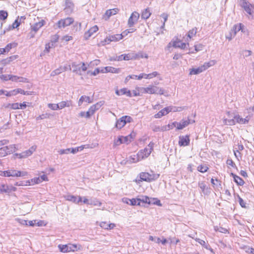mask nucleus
Wrapping results in <instances>:
<instances>
[{
	"label": "nucleus",
	"mask_w": 254,
	"mask_h": 254,
	"mask_svg": "<svg viewBox=\"0 0 254 254\" xmlns=\"http://www.w3.org/2000/svg\"><path fill=\"white\" fill-rule=\"evenodd\" d=\"M140 91L142 93L148 94H157L162 95L164 94V90L159 87L150 85L146 87H141L140 88Z\"/></svg>",
	"instance_id": "f257e3e1"
},
{
	"label": "nucleus",
	"mask_w": 254,
	"mask_h": 254,
	"mask_svg": "<svg viewBox=\"0 0 254 254\" xmlns=\"http://www.w3.org/2000/svg\"><path fill=\"white\" fill-rule=\"evenodd\" d=\"M27 175V173L26 172H21L15 170H8L4 171L0 170V175L4 177H20L25 176Z\"/></svg>",
	"instance_id": "f03ea898"
},
{
	"label": "nucleus",
	"mask_w": 254,
	"mask_h": 254,
	"mask_svg": "<svg viewBox=\"0 0 254 254\" xmlns=\"http://www.w3.org/2000/svg\"><path fill=\"white\" fill-rule=\"evenodd\" d=\"M154 143L150 142L147 147L139 151L137 154L140 160L148 157L153 149Z\"/></svg>",
	"instance_id": "7ed1b4c3"
},
{
	"label": "nucleus",
	"mask_w": 254,
	"mask_h": 254,
	"mask_svg": "<svg viewBox=\"0 0 254 254\" xmlns=\"http://www.w3.org/2000/svg\"><path fill=\"white\" fill-rule=\"evenodd\" d=\"M74 22V19L72 17H67L66 18L61 19L55 25L58 28L62 29L69 26Z\"/></svg>",
	"instance_id": "20e7f679"
},
{
	"label": "nucleus",
	"mask_w": 254,
	"mask_h": 254,
	"mask_svg": "<svg viewBox=\"0 0 254 254\" xmlns=\"http://www.w3.org/2000/svg\"><path fill=\"white\" fill-rule=\"evenodd\" d=\"M72 67L73 68V72L80 75H82L81 71H85L87 69V66L84 63H81L80 64H77L73 62L71 64Z\"/></svg>",
	"instance_id": "39448f33"
},
{
	"label": "nucleus",
	"mask_w": 254,
	"mask_h": 254,
	"mask_svg": "<svg viewBox=\"0 0 254 254\" xmlns=\"http://www.w3.org/2000/svg\"><path fill=\"white\" fill-rule=\"evenodd\" d=\"M132 118L128 116H124L118 120L116 122V127L118 129H121L127 123H130Z\"/></svg>",
	"instance_id": "423d86ee"
},
{
	"label": "nucleus",
	"mask_w": 254,
	"mask_h": 254,
	"mask_svg": "<svg viewBox=\"0 0 254 254\" xmlns=\"http://www.w3.org/2000/svg\"><path fill=\"white\" fill-rule=\"evenodd\" d=\"M104 103V101H100L91 106L88 111L86 112V118H90L95 113L96 111L99 109Z\"/></svg>",
	"instance_id": "0eeeda50"
},
{
	"label": "nucleus",
	"mask_w": 254,
	"mask_h": 254,
	"mask_svg": "<svg viewBox=\"0 0 254 254\" xmlns=\"http://www.w3.org/2000/svg\"><path fill=\"white\" fill-rule=\"evenodd\" d=\"M15 148V145L14 144L1 147L0 148V158L4 157L7 154L14 152Z\"/></svg>",
	"instance_id": "6e6552de"
},
{
	"label": "nucleus",
	"mask_w": 254,
	"mask_h": 254,
	"mask_svg": "<svg viewBox=\"0 0 254 254\" xmlns=\"http://www.w3.org/2000/svg\"><path fill=\"white\" fill-rule=\"evenodd\" d=\"M37 146L33 145L31 146L28 150L24 151L20 153H15V156L19 158H25L31 156L33 153L36 151Z\"/></svg>",
	"instance_id": "1a4fd4ad"
},
{
	"label": "nucleus",
	"mask_w": 254,
	"mask_h": 254,
	"mask_svg": "<svg viewBox=\"0 0 254 254\" xmlns=\"http://www.w3.org/2000/svg\"><path fill=\"white\" fill-rule=\"evenodd\" d=\"M60 251L63 253L74 252L77 250V246L73 244H68L65 245H59L58 246Z\"/></svg>",
	"instance_id": "9d476101"
},
{
	"label": "nucleus",
	"mask_w": 254,
	"mask_h": 254,
	"mask_svg": "<svg viewBox=\"0 0 254 254\" xmlns=\"http://www.w3.org/2000/svg\"><path fill=\"white\" fill-rule=\"evenodd\" d=\"M240 5L244 10L249 14L251 15L252 14V8L253 6L250 2L246 0H241Z\"/></svg>",
	"instance_id": "9b49d317"
},
{
	"label": "nucleus",
	"mask_w": 254,
	"mask_h": 254,
	"mask_svg": "<svg viewBox=\"0 0 254 254\" xmlns=\"http://www.w3.org/2000/svg\"><path fill=\"white\" fill-rule=\"evenodd\" d=\"M139 17V14L138 12L136 11L132 12L128 20V26L129 27H132L137 22Z\"/></svg>",
	"instance_id": "f8f14e48"
},
{
	"label": "nucleus",
	"mask_w": 254,
	"mask_h": 254,
	"mask_svg": "<svg viewBox=\"0 0 254 254\" xmlns=\"http://www.w3.org/2000/svg\"><path fill=\"white\" fill-rule=\"evenodd\" d=\"M179 145L181 146H186L189 145L190 140L189 135H181L179 136Z\"/></svg>",
	"instance_id": "ddd939ff"
},
{
	"label": "nucleus",
	"mask_w": 254,
	"mask_h": 254,
	"mask_svg": "<svg viewBox=\"0 0 254 254\" xmlns=\"http://www.w3.org/2000/svg\"><path fill=\"white\" fill-rule=\"evenodd\" d=\"M194 120L190 121L189 119L187 120H182L180 122L178 123V126H177V129H182L184 127L188 126L190 124L194 123Z\"/></svg>",
	"instance_id": "4468645a"
},
{
	"label": "nucleus",
	"mask_w": 254,
	"mask_h": 254,
	"mask_svg": "<svg viewBox=\"0 0 254 254\" xmlns=\"http://www.w3.org/2000/svg\"><path fill=\"white\" fill-rule=\"evenodd\" d=\"M65 198L66 200L76 204L79 203L80 202L82 201V198L79 196H76L72 195H67L65 196Z\"/></svg>",
	"instance_id": "2eb2a0df"
},
{
	"label": "nucleus",
	"mask_w": 254,
	"mask_h": 254,
	"mask_svg": "<svg viewBox=\"0 0 254 254\" xmlns=\"http://www.w3.org/2000/svg\"><path fill=\"white\" fill-rule=\"evenodd\" d=\"M102 73L111 72L118 73L121 71V69L116 68L112 66H106L101 70Z\"/></svg>",
	"instance_id": "dca6fc26"
},
{
	"label": "nucleus",
	"mask_w": 254,
	"mask_h": 254,
	"mask_svg": "<svg viewBox=\"0 0 254 254\" xmlns=\"http://www.w3.org/2000/svg\"><path fill=\"white\" fill-rule=\"evenodd\" d=\"M133 138L132 135L130 134L126 136H122L118 138V141H120L119 144L127 143L128 144L131 142V139Z\"/></svg>",
	"instance_id": "f3484780"
},
{
	"label": "nucleus",
	"mask_w": 254,
	"mask_h": 254,
	"mask_svg": "<svg viewBox=\"0 0 254 254\" xmlns=\"http://www.w3.org/2000/svg\"><path fill=\"white\" fill-rule=\"evenodd\" d=\"M59 109H62L65 107H69L72 106L71 100L63 101L58 103Z\"/></svg>",
	"instance_id": "a211bd4d"
},
{
	"label": "nucleus",
	"mask_w": 254,
	"mask_h": 254,
	"mask_svg": "<svg viewBox=\"0 0 254 254\" xmlns=\"http://www.w3.org/2000/svg\"><path fill=\"white\" fill-rule=\"evenodd\" d=\"M45 23V21L44 20H42L40 21L33 24L31 26L32 29L36 32L44 25Z\"/></svg>",
	"instance_id": "6ab92c4d"
},
{
	"label": "nucleus",
	"mask_w": 254,
	"mask_h": 254,
	"mask_svg": "<svg viewBox=\"0 0 254 254\" xmlns=\"http://www.w3.org/2000/svg\"><path fill=\"white\" fill-rule=\"evenodd\" d=\"M84 101L87 102L88 103H91L92 102V100L90 99V98L89 96L83 95L80 98L78 101V106H81Z\"/></svg>",
	"instance_id": "aec40b11"
},
{
	"label": "nucleus",
	"mask_w": 254,
	"mask_h": 254,
	"mask_svg": "<svg viewBox=\"0 0 254 254\" xmlns=\"http://www.w3.org/2000/svg\"><path fill=\"white\" fill-rule=\"evenodd\" d=\"M123 39V36L122 35L116 34L114 35H111L109 36V39L108 40V43H110L111 42L114 41L116 42L119 41Z\"/></svg>",
	"instance_id": "412c9836"
},
{
	"label": "nucleus",
	"mask_w": 254,
	"mask_h": 254,
	"mask_svg": "<svg viewBox=\"0 0 254 254\" xmlns=\"http://www.w3.org/2000/svg\"><path fill=\"white\" fill-rule=\"evenodd\" d=\"M216 63V62L215 60H211L208 62L204 63V64L202 65L201 66L203 70L204 71L207 68H208L209 67L214 65Z\"/></svg>",
	"instance_id": "4be33fe9"
},
{
	"label": "nucleus",
	"mask_w": 254,
	"mask_h": 254,
	"mask_svg": "<svg viewBox=\"0 0 254 254\" xmlns=\"http://www.w3.org/2000/svg\"><path fill=\"white\" fill-rule=\"evenodd\" d=\"M98 27H97V26H96V25L92 27H91L88 31V32H87L85 33V36L86 38H88V37H90L93 33L97 32L98 31Z\"/></svg>",
	"instance_id": "5701e85b"
},
{
	"label": "nucleus",
	"mask_w": 254,
	"mask_h": 254,
	"mask_svg": "<svg viewBox=\"0 0 254 254\" xmlns=\"http://www.w3.org/2000/svg\"><path fill=\"white\" fill-rule=\"evenodd\" d=\"M225 124L228 125L232 126L235 125L236 123H238V117L235 115L234 119H226L225 120Z\"/></svg>",
	"instance_id": "b1692460"
},
{
	"label": "nucleus",
	"mask_w": 254,
	"mask_h": 254,
	"mask_svg": "<svg viewBox=\"0 0 254 254\" xmlns=\"http://www.w3.org/2000/svg\"><path fill=\"white\" fill-rule=\"evenodd\" d=\"M118 11L119 10L117 8L107 10L106 11L105 16L107 17V19H108L112 15L116 14L118 12Z\"/></svg>",
	"instance_id": "393cba45"
},
{
	"label": "nucleus",
	"mask_w": 254,
	"mask_h": 254,
	"mask_svg": "<svg viewBox=\"0 0 254 254\" xmlns=\"http://www.w3.org/2000/svg\"><path fill=\"white\" fill-rule=\"evenodd\" d=\"M237 25H234L233 29L231 30L229 33V35L226 36V38L229 40H231L233 37H234L237 34Z\"/></svg>",
	"instance_id": "a878e982"
},
{
	"label": "nucleus",
	"mask_w": 254,
	"mask_h": 254,
	"mask_svg": "<svg viewBox=\"0 0 254 254\" xmlns=\"http://www.w3.org/2000/svg\"><path fill=\"white\" fill-rule=\"evenodd\" d=\"M66 7L64 9L65 12L70 13L72 10L73 4L69 1L66 0L65 2Z\"/></svg>",
	"instance_id": "bb28decb"
},
{
	"label": "nucleus",
	"mask_w": 254,
	"mask_h": 254,
	"mask_svg": "<svg viewBox=\"0 0 254 254\" xmlns=\"http://www.w3.org/2000/svg\"><path fill=\"white\" fill-rule=\"evenodd\" d=\"M202 71H203V70L201 66H200L199 67L196 68H192L190 69L189 74L190 75L198 74L202 72Z\"/></svg>",
	"instance_id": "cd10ccee"
},
{
	"label": "nucleus",
	"mask_w": 254,
	"mask_h": 254,
	"mask_svg": "<svg viewBox=\"0 0 254 254\" xmlns=\"http://www.w3.org/2000/svg\"><path fill=\"white\" fill-rule=\"evenodd\" d=\"M194 239L196 242L199 243L201 246L204 247L205 248H206V249L210 250L211 252H213V249L209 248V245L207 244L204 241L202 240L199 238H195Z\"/></svg>",
	"instance_id": "c85d7f7f"
},
{
	"label": "nucleus",
	"mask_w": 254,
	"mask_h": 254,
	"mask_svg": "<svg viewBox=\"0 0 254 254\" xmlns=\"http://www.w3.org/2000/svg\"><path fill=\"white\" fill-rule=\"evenodd\" d=\"M148 204H155L158 206H162L160 201L157 198H149V201H148Z\"/></svg>",
	"instance_id": "c756f323"
},
{
	"label": "nucleus",
	"mask_w": 254,
	"mask_h": 254,
	"mask_svg": "<svg viewBox=\"0 0 254 254\" xmlns=\"http://www.w3.org/2000/svg\"><path fill=\"white\" fill-rule=\"evenodd\" d=\"M149 173H148L142 172L140 174V178L141 180L144 181L150 182V179H149Z\"/></svg>",
	"instance_id": "7c9ffc66"
},
{
	"label": "nucleus",
	"mask_w": 254,
	"mask_h": 254,
	"mask_svg": "<svg viewBox=\"0 0 254 254\" xmlns=\"http://www.w3.org/2000/svg\"><path fill=\"white\" fill-rule=\"evenodd\" d=\"M226 164L228 168L229 169H232V168L237 169V166L235 163L233 162V161L231 159H228L226 161Z\"/></svg>",
	"instance_id": "2f4dec72"
},
{
	"label": "nucleus",
	"mask_w": 254,
	"mask_h": 254,
	"mask_svg": "<svg viewBox=\"0 0 254 254\" xmlns=\"http://www.w3.org/2000/svg\"><path fill=\"white\" fill-rule=\"evenodd\" d=\"M134 57L135 58V60L138 59L139 58H145L146 59H147L148 58V55L142 52H139L137 53H134Z\"/></svg>",
	"instance_id": "473e14b6"
},
{
	"label": "nucleus",
	"mask_w": 254,
	"mask_h": 254,
	"mask_svg": "<svg viewBox=\"0 0 254 254\" xmlns=\"http://www.w3.org/2000/svg\"><path fill=\"white\" fill-rule=\"evenodd\" d=\"M128 161L130 163H136L140 160L139 157L138 156V154H136V155H133L129 157Z\"/></svg>",
	"instance_id": "72a5a7b5"
},
{
	"label": "nucleus",
	"mask_w": 254,
	"mask_h": 254,
	"mask_svg": "<svg viewBox=\"0 0 254 254\" xmlns=\"http://www.w3.org/2000/svg\"><path fill=\"white\" fill-rule=\"evenodd\" d=\"M197 31V29L196 27H194L192 29L189 31L188 33V36L190 39H191L192 37L194 36Z\"/></svg>",
	"instance_id": "f704fd0d"
},
{
	"label": "nucleus",
	"mask_w": 254,
	"mask_h": 254,
	"mask_svg": "<svg viewBox=\"0 0 254 254\" xmlns=\"http://www.w3.org/2000/svg\"><path fill=\"white\" fill-rule=\"evenodd\" d=\"M124 60L128 61L130 60H135L134 57V53H129L127 54H124Z\"/></svg>",
	"instance_id": "c9c22d12"
},
{
	"label": "nucleus",
	"mask_w": 254,
	"mask_h": 254,
	"mask_svg": "<svg viewBox=\"0 0 254 254\" xmlns=\"http://www.w3.org/2000/svg\"><path fill=\"white\" fill-rule=\"evenodd\" d=\"M128 201L130 202L131 205H141L139 198H132Z\"/></svg>",
	"instance_id": "e433bc0d"
},
{
	"label": "nucleus",
	"mask_w": 254,
	"mask_h": 254,
	"mask_svg": "<svg viewBox=\"0 0 254 254\" xmlns=\"http://www.w3.org/2000/svg\"><path fill=\"white\" fill-rule=\"evenodd\" d=\"M172 110V108L171 107H167L166 108H164L163 109L160 111V113L162 114V116H165L167 114H168L169 112H170Z\"/></svg>",
	"instance_id": "4c0bfd02"
},
{
	"label": "nucleus",
	"mask_w": 254,
	"mask_h": 254,
	"mask_svg": "<svg viewBox=\"0 0 254 254\" xmlns=\"http://www.w3.org/2000/svg\"><path fill=\"white\" fill-rule=\"evenodd\" d=\"M151 13L150 11L147 9H146L143 11L141 17L143 19H147L149 17Z\"/></svg>",
	"instance_id": "58836bf2"
},
{
	"label": "nucleus",
	"mask_w": 254,
	"mask_h": 254,
	"mask_svg": "<svg viewBox=\"0 0 254 254\" xmlns=\"http://www.w3.org/2000/svg\"><path fill=\"white\" fill-rule=\"evenodd\" d=\"M120 90L121 95L126 94L128 97H131V94L130 91L129 90H127V88H124Z\"/></svg>",
	"instance_id": "ea45409f"
},
{
	"label": "nucleus",
	"mask_w": 254,
	"mask_h": 254,
	"mask_svg": "<svg viewBox=\"0 0 254 254\" xmlns=\"http://www.w3.org/2000/svg\"><path fill=\"white\" fill-rule=\"evenodd\" d=\"M243 250L249 254H254V249L249 247H245L243 248Z\"/></svg>",
	"instance_id": "a19ab883"
},
{
	"label": "nucleus",
	"mask_w": 254,
	"mask_h": 254,
	"mask_svg": "<svg viewBox=\"0 0 254 254\" xmlns=\"http://www.w3.org/2000/svg\"><path fill=\"white\" fill-rule=\"evenodd\" d=\"M8 16V13L6 11L4 10L0 11V20H4L7 18Z\"/></svg>",
	"instance_id": "79ce46f5"
},
{
	"label": "nucleus",
	"mask_w": 254,
	"mask_h": 254,
	"mask_svg": "<svg viewBox=\"0 0 254 254\" xmlns=\"http://www.w3.org/2000/svg\"><path fill=\"white\" fill-rule=\"evenodd\" d=\"M48 107L53 110H57L59 109L58 104L49 103L48 104Z\"/></svg>",
	"instance_id": "37998d69"
},
{
	"label": "nucleus",
	"mask_w": 254,
	"mask_h": 254,
	"mask_svg": "<svg viewBox=\"0 0 254 254\" xmlns=\"http://www.w3.org/2000/svg\"><path fill=\"white\" fill-rule=\"evenodd\" d=\"M208 168L205 166L199 165L197 167V170L201 173H205L207 172Z\"/></svg>",
	"instance_id": "c03bdc74"
},
{
	"label": "nucleus",
	"mask_w": 254,
	"mask_h": 254,
	"mask_svg": "<svg viewBox=\"0 0 254 254\" xmlns=\"http://www.w3.org/2000/svg\"><path fill=\"white\" fill-rule=\"evenodd\" d=\"M61 72H62V66L53 71L51 73V75L52 76H54L56 75L60 74Z\"/></svg>",
	"instance_id": "a18cd8bd"
},
{
	"label": "nucleus",
	"mask_w": 254,
	"mask_h": 254,
	"mask_svg": "<svg viewBox=\"0 0 254 254\" xmlns=\"http://www.w3.org/2000/svg\"><path fill=\"white\" fill-rule=\"evenodd\" d=\"M198 187L201 189V191L204 193L205 192V190L206 188V186L204 182H199L198 183Z\"/></svg>",
	"instance_id": "49530a36"
},
{
	"label": "nucleus",
	"mask_w": 254,
	"mask_h": 254,
	"mask_svg": "<svg viewBox=\"0 0 254 254\" xmlns=\"http://www.w3.org/2000/svg\"><path fill=\"white\" fill-rule=\"evenodd\" d=\"M54 47L53 43L50 44L48 43L45 45V49L44 51V52L49 53L50 52V49Z\"/></svg>",
	"instance_id": "de8ad7c7"
},
{
	"label": "nucleus",
	"mask_w": 254,
	"mask_h": 254,
	"mask_svg": "<svg viewBox=\"0 0 254 254\" xmlns=\"http://www.w3.org/2000/svg\"><path fill=\"white\" fill-rule=\"evenodd\" d=\"M214 229L216 231H219L223 233H226L227 231V230L226 229L222 228L221 227L215 226L214 227Z\"/></svg>",
	"instance_id": "09e8293b"
},
{
	"label": "nucleus",
	"mask_w": 254,
	"mask_h": 254,
	"mask_svg": "<svg viewBox=\"0 0 254 254\" xmlns=\"http://www.w3.org/2000/svg\"><path fill=\"white\" fill-rule=\"evenodd\" d=\"M159 177V174H149V179H150V182L157 180Z\"/></svg>",
	"instance_id": "8fccbe9b"
},
{
	"label": "nucleus",
	"mask_w": 254,
	"mask_h": 254,
	"mask_svg": "<svg viewBox=\"0 0 254 254\" xmlns=\"http://www.w3.org/2000/svg\"><path fill=\"white\" fill-rule=\"evenodd\" d=\"M15 220L19 223L23 225H28L27 221L19 218H16Z\"/></svg>",
	"instance_id": "3c124183"
},
{
	"label": "nucleus",
	"mask_w": 254,
	"mask_h": 254,
	"mask_svg": "<svg viewBox=\"0 0 254 254\" xmlns=\"http://www.w3.org/2000/svg\"><path fill=\"white\" fill-rule=\"evenodd\" d=\"M202 45L201 44H198L194 46V51H192L190 53H194L195 52H197L199 51H200L202 50Z\"/></svg>",
	"instance_id": "603ef678"
},
{
	"label": "nucleus",
	"mask_w": 254,
	"mask_h": 254,
	"mask_svg": "<svg viewBox=\"0 0 254 254\" xmlns=\"http://www.w3.org/2000/svg\"><path fill=\"white\" fill-rule=\"evenodd\" d=\"M249 119H250V118L248 116L246 117V118L245 119H243V118L240 119L239 118V124H247L249 122Z\"/></svg>",
	"instance_id": "864d4df0"
},
{
	"label": "nucleus",
	"mask_w": 254,
	"mask_h": 254,
	"mask_svg": "<svg viewBox=\"0 0 254 254\" xmlns=\"http://www.w3.org/2000/svg\"><path fill=\"white\" fill-rule=\"evenodd\" d=\"M70 148H66L65 149H61L58 151V152L60 154L62 155L64 154H68L69 153H70Z\"/></svg>",
	"instance_id": "5fc2aeb1"
},
{
	"label": "nucleus",
	"mask_w": 254,
	"mask_h": 254,
	"mask_svg": "<svg viewBox=\"0 0 254 254\" xmlns=\"http://www.w3.org/2000/svg\"><path fill=\"white\" fill-rule=\"evenodd\" d=\"M41 115H42V118H43V119H49L54 116L53 114H51L48 113L43 114Z\"/></svg>",
	"instance_id": "6e6d98bb"
},
{
	"label": "nucleus",
	"mask_w": 254,
	"mask_h": 254,
	"mask_svg": "<svg viewBox=\"0 0 254 254\" xmlns=\"http://www.w3.org/2000/svg\"><path fill=\"white\" fill-rule=\"evenodd\" d=\"M10 76L11 75H0V78L2 80L7 81L10 80Z\"/></svg>",
	"instance_id": "4d7b16f0"
},
{
	"label": "nucleus",
	"mask_w": 254,
	"mask_h": 254,
	"mask_svg": "<svg viewBox=\"0 0 254 254\" xmlns=\"http://www.w3.org/2000/svg\"><path fill=\"white\" fill-rule=\"evenodd\" d=\"M241 30L242 32L248 34V30L245 28L244 25H242L241 24H239V31Z\"/></svg>",
	"instance_id": "13d9d810"
},
{
	"label": "nucleus",
	"mask_w": 254,
	"mask_h": 254,
	"mask_svg": "<svg viewBox=\"0 0 254 254\" xmlns=\"http://www.w3.org/2000/svg\"><path fill=\"white\" fill-rule=\"evenodd\" d=\"M161 17L164 19V22L163 23V25L161 26V28H163L165 26V22L167 20L168 16L166 13H163L161 15Z\"/></svg>",
	"instance_id": "bf43d9fd"
},
{
	"label": "nucleus",
	"mask_w": 254,
	"mask_h": 254,
	"mask_svg": "<svg viewBox=\"0 0 254 254\" xmlns=\"http://www.w3.org/2000/svg\"><path fill=\"white\" fill-rule=\"evenodd\" d=\"M140 200V203H148V201L149 200V197L147 196H144L142 197V198H139Z\"/></svg>",
	"instance_id": "052dcab7"
},
{
	"label": "nucleus",
	"mask_w": 254,
	"mask_h": 254,
	"mask_svg": "<svg viewBox=\"0 0 254 254\" xmlns=\"http://www.w3.org/2000/svg\"><path fill=\"white\" fill-rule=\"evenodd\" d=\"M159 74L157 71H154L152 73L148 74V79H151L153 77H156Z\"/></svg>",
	"instance_id": "680f3d73"
},
{
	"label": "nucleus",
	"mask_w": 254,
	"mask_h": 254,
	"mask_svg": "<svg viewBox=\"0 0 254 254\" xmlns=\"http://www.w3.org/2000/svg\"><path fill=\"white\" fill-rule=\"evenodd\" d=\"M174 46L176 47H179L182 49H184L186 47V44L185 43H180V44L177 45L176 44H174Z\"/></svg>",
	"instance_id": "e2e57ef3"
},
{
	"label": "nucleus",
	"mask_w": 254,
	"mask_h": 254,
	"mask_svg": "<svg viewBox=\"0 0 254 254\" xmlns=\"http://www.w3.org/2000/svg\"><path fill=\"white\" fill-rule=\"evenodd\" d=\"M32 182H34L35 184H39L42 182L40 177H36L31 180Z\"/></svg>",
	"instance_id": "0e129e2a"
},
{
	"label": "nucleus",
	"mask_w": 254,
	"mask_h": 254,
	"mask_svg": "<svg viewBox=\"0 0 254 254\" xmlns=\"http://www.w3.org/2000/svg\"><path fill=\"white\" fill-rule=\"evenodd\" d=\"M239 203L242 207L247 208V203L240 197H239Z\"/></svg>",
	"instance_id": "69168bd1"
},
{
	"label": "nucleus",
	"mask_w": 254,
	"mask_h": 254,
	"mask_svg": "<svg viewBox=\"0 0 254 254\" xmlns=\"http://www.w3.org/2000/svg\"><path fill=\"white\" fill-rule=\"evenodd\" d=\"M19 103H11V109L16 110L19 109Z\"/></svg>",
	"instance_id": "338daca9"
},
{
	"label": "nucleus",
	"mask_w": 254,
	"mask_h": 254,
	"mask_svg": "<svg viewBox=\"0 0 254 254\" xmlns=\"http://www.w3.org/2000/svg\"><path fill=\"white\" fill-rule=\"evenodd\" d=\"M108 224L107 223H106V222H102L100 223V226L101 227H102L103 229H108Z\"/></svg>",
	"instance_id": "774afa93"
}]
</instances>
